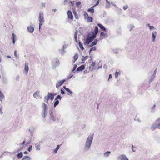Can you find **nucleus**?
I'll return each instance as SVG.
<instances>
[{"label": "nucleus", "instance_id": "1", "mask_svg": "<svg viewBox=\"0 0 160 160\" xmlns=\"http://www.w3.org/2000/svg\"><path fill=\"white\" fill-rule=\"evenodd\" d=\"M94 137V133H91L87 138L85 143L84 150L85 151L89 150L91 147Z\"/></svg>", "mask_w": 160, "mask_h": 160}, {"label": "nucleus", "instance_id": "2", "mask_svg": "<svg viewBox=\"0 0 160 160\" xmlns=\"http://www.w3.org/2000/svg\"><path fill=\"white\" fill-rule=\"evenodd\" d=\"M41 107L42 108L41 116L43 118L45 119L48 113V106L46 104L43 102L42 103Z\"/></svg>", "mask_w": 160, "mask_h": 160}, {"label": "nucleus", "instance_id": "3", "mask_svg": "<svg viewBox=\"0 0 160 160\" xmlns=\"http://www.w3.org/2000/svg\"><path fill=\"white\" fill-rule=\"evenodd\" d=\"M55 109L53 108H52L49 111V118L50 120L53 122L56 121L57 120H58V118H56L53 114L54 112Z\"/></svg>", "mask_w": 160, "mask_h": 160}, {"label": "nucleus", "instance_id": "4", "mask_svg": "<svg viewBox=\"0 0 160 160\" xmlns=\"http://www.w3.org/2000/svg\"><path fill=\"white\" fill-rule=\"evenodd\" d=\"M156 128L160 129V118H158L151 127V129L153 130Z\"/></svg>", "mask_w": 160, "mask_h": 160}, {"label": "nucleus", "instance_id": "5", "mask_svg": "<svg viewBox=\"0 0 160 160\" xmlns=\"http://www.w3.org/2000/svg\"><path fill=\"white\" fill-rule=\"evenodd\" d=\"M39 23V30L40 29L41 26L43 24L44 22L43 13L42 12H40L38 18Z\"/></svg>", "mask_w": 160, "mask_h": 160}, {"label": "nucleus", "instance_id": "6", "mask_svg": "<svg viewBox=\"0 0 160 160\" xmlns=\"http://www.w3.org/2000/svg\"><path fill=\"white\" fill-rule=\"evenodd\" d=\"M59 64V61L57 58H54L52 61V66L55 68L56 67L58 66Z\"/></svg>", "mask_w": 160, "mask_h": 160}, {"label": "nucleus", "instance_id": "7", "mask_svg": "<svg viewBox=\"0 0 160 160\" xmlns=\"http://www.w3.org/2000/svg\"><path fill=\"white\" fill-rule=\"evenodd\" d=\"M118 160H128L125 155L122 154L120 155L117 158Z\"/></svg>", "mask_w": 160, "mask_h": 160}, {"label": "nucleus", "instance_id": "8", "mask_svg": "<svg viewBox=\"0 0 160 160\" xmlns=\"http://www.w3.org/2000/svg\"><path fill=\"white\" fill-rule=\"evenodd\" d=\"M66 81V79H64L62 80L59 81L57 82L56 84V87L58 88L60 86H61Z\"/></svg>", "mask_w": 160, "mask_h": 160}, {"label": "nucleus", "instance_id": "9", "mask_svg": "<svg viewBox=\"0 0 160 160\" xmlns=\"http://www.w3.org/2000/svg\"><path fill=\"white\" fill-rule=\"evenodd\" d=\"M107 37V34H105L103 32H101L100 35V37L99 38V40H101L103 38H105Z\"/></svg>", "mask_w": 160, "mask_h": 160}, {"label": "nucleus", "instance_id": "10", "mask_svg": "<svg viewBox=\"0 0 160 160\" xmlns=\"http://www.w3.org/2000/svg\"><path fill=\"white\" fill-rule=\"evenodd\" d=\"M157 34V32L156 31H154L152 33V41L155 42V41L156 37Z\"/></svg>", "mask_w": 160, "mask_h": 160}, {"label": "nucleus", "instance_id": "11", "mask_svg": "<svg viewBox=\"0 0 160 160\" xmlns=\"http://www.w3.org/2000/svg\"><path fill=\"white\" fill-rule=\"evenodd\" d=\"M41 142H39L35 144V147L37 150H40L41 149Z\"/></svg>", "mask_w": 160, "mask_h": 160}, {"label": "nucleus", "instance_id": "12", "mask_svg": "<svg viewBox=\"0 0 160 160\" xmlns=\"http://www.w3.org/2000/svg\"><path fill=\"white\" fill-rule=\"evenodd\" d=\"M27 29L29 32L31 33H32L34 30V28L32 26L28 27H27Z\"/></svg>", "mask_w": 160, "mask_h": 160}, {"label": "nucleus", "instance_id": "13", "mask_svg": "<svg viewBox=\"0 0 160 160\" xmlns=\"http://www.w3.org/2000/svg\"><path fill=\"white\" fill-rule=\"evenodd\" d=\"M67 14L68 15V18L70 19H72L73 18V16L71 12L68 10L67 12Z\"/></svg>", "mask_w": 160, "mask_h": 160}, {"label": "nucleus", "instance_id": "14", "mask_svg": "<svg viewBox=\"0 0 160 160\" xmlns=\"http://www.w3.org/2000/svg\"><path fill=\"white\" fill-rule=\"evenodd\" d=\"M24 70H25V72H26V74H27L28 73V63L27 62H25V68Z\"/></svg>", "mask_w": 160, "mask_h": 160}, {"label": "nucleus", "instance_id": "15", "mask_svg": "<svg viewBox=\"0 0 160 160\" xmlns=\"http://www.w3.org/2000/svg\"><path fill=\"white\" fill-rule=\"evenodd\" d=\"M85 69V66L84 65H82L80 66V67L78 68L77 69V71H81L82 70H83Z\"/></svg>", "mask_w": 160, "mask_h": 160}, {"label": "nucleus", "instance_id": "16", "mask_svg": "<svg viewBox=\"0 0 160 160\" xmlns=\"http://www.w3.org/2000/svg\"><path fill=\"white\" fill-rule=\"evenodd\" d=\"M93 40L90 37H87L86 39V43L88 44H89Z\"/></svg>", "mask_w": 160, "mask_h": 160}, {"label": "nucleus", "instance_id": "17", "mask_svg": "<svg viewBox=\"0 0 160 160\" xmlns=\"http://www.w3.org/2000/svg\"><path fill=\"white\" fill-rule=\"evenodd\" d=\"M48 96L49 97V99H51V100H52L54 99V95H53L51 93L48 92Z\"/></svg>", "mask_w": 160, "mask_h": 160}, {"label": "nucleus", "instance_id": "18", "mask_svg": "<svg viewBox=\"0 0 160 160\" xmlns=\"http://www.w3.org/2000/svg\"><path fill=\"white\" fill-rule=\"evenodd\" d=\"M99 41V39L97 40V39H95L94 41L91 43V44L90 45L89 47H91L96 45L97 44L98 41Z\"/></svg>", "mask_w": 160, "mask_h": 160}, {"label": "nucleus", "instance_id": "19", "mask_svg": "<svg viewBox=\"0 0 160 160\" xmlns=\"http://www.w3.org/2000/svg\"><path fill=\"white\" fill-rule=\"evenodd\" d=\"M39 93H40V92L39 91H36L33 94V96L34 98H36L37 99L38 97Z\"/></svg>", "mask_w": 160, "mask_h": 160}, {"label": "nucleus", "instance_id": "20", "mask_svg": "<svg viewBox=\"0 0 160 160\" xmlns=\"http://www.w3.org/2000/svg\"><path fill=\"white\" fill-rule=\"evenodd\" d=\"M31 158H30V157L27 156H25L24 157L22 160H31Z\"/></svg>", "mask_w": 160, "mask_h": 160}, {"label": "nucleus", "instance_id": "21", "mask_svg": "<svg viewBox=\"0 0 160 160\" xmlns=\"http://www.w3.org/2000/svg\"><path fill=\"white\" fill-rule=\"evenodd\" d=\"M93 7H93H92L91 8H89L88 10V11L90 12V13H94V9L93 8H92Z\"/></svg>", "mask_w": 160, "mask_h": 160}, {"label": "nucleus", "instance_id": "22", "mask_svg": "<svg viewBox=\"0 0 160 160\" xmlns=\"http://www.w3.org/2000/svg\"><path fill=\"white\" fill-rule=\"evenodd\" d=\"M77 35H78L77 31H76L75 32V33H74V38H75V41H76V42H77V43L78 42V36H77Z\"/></svg>", "mask_w": 160, "mask_h": 160}, {"label": "nucleus", "instance_id": "23", "mask_svg": "<svg viewBox=\"0 0 160 160\" xmlns=\"http://www.w3.org/2000/svg\"><path fill=\"white\" fill-rule=\"evenodd\" d=\"M98 26L102 29L104 31H106V29L101 24H98Z\"/></svg>", "mask_w": 160, "mask_h": 160}, {"label": "nucleus", "instance_id": "24", "mask_svg": "<svg viewBox=\"0 0 160 160\" xmlns=\"http://www.w3.org/2000/svg\"><path fill=\"white\" fill-rule=\"evenodd\" d=\"M78 55L77 53H76L75 54L74 56L73 57V58H74V61L73 62V63H74L75 61L78 59Z\"/></svg>", "mask_w": 160, "mask_h": 160}, {"label": "nucleus", "instance_id": "25", "mask_svg": "<svg viewBox=\"0 0 160 160\" xmlns=\"http://www.w3.org/2000/svg\"><path fill=\"white\" fill-rule=\"evenodd\" d=\"M23 156V153L22 152H21L17 155V157L18 159L21 158Z\"/></svg>", "mask_w": 160, "mask_h": 160}, {"label": "nucleus", "instance_id": "26", "mask_svg": "<svg viewBox=\"0 0 160 160\" xmlns=\"http://www.w3.org/2000/svg\"><path fill=\"white\" fill-rule=\"evenodd\" d=\"M59 51L60 53L62 55L65 52V51L64 49L63 48H62L61 49L59 50Z\"/></svg>", "mask_w": 160, "mask_h": 160}, {"label": "nucleus", "instance_id": "27", "mask_svg": "<svg viewBox=\"0 0 160 160\" xmlns=\"http://www.w3.org/2000/svg\"><path fill=\"white\" fill-rule=\"evenodd\" d=\"M111 153L110 151H107L103 153V155L104 157H107L109 156V154Z\"/></svg>", "mask_w": 160, "mask_h": 160}, {"label": "nucleus", "instance_id": "28", "mask_svg": "<svg viewBox=\"0 0 160 160\" xmlns=\"http://www.w3.org/2000/svg\"><path fill=\"white\" fill-rule=\"evenodd\" d=\"M68 2V1L67 0H65L64 1L63 3L64 5H66L67 4ZM68 2L71 4V5H70V6L72 5V6H73V3L71 1Z\"/></svg>", "mask_w": 160, "mask_h": 160}, {"label": "nucleus", "instance_id": "29", "mask_svg": "<svg viewBox=\"0 0 160 160\" xmlns=\"http://www.w3.org/2000/svg\"><path fill=\"white\" fill-rule=\"evenodd\" d=\"M155 77V76L152 74V76L149 79V82H152L154 79Z\"/></svg>", "mask_w": 160, "mask_h": 160}, {"label": "nucleus", "instance_id": "30", "mask_svg": "<svg viewBox=\"0 0 160 160\" xmlns=\"http://www.w3.org/2000/svg\"><path fill=\"white\" fill-rule=\"evenodd\" d=\"M56 101L54 102V107L55 108L59 103V101L57 100H56Z\"/></svg>", "mask_w": 160, "mask_h": 160}, {"label": "nucleus", "instance_id": "31", "mask_svg": "<svg viewBox=\"0 0 160 160\" xmlns=\"http://www.w3.org/2000/svg\"><path fill=\"white\" fill-rule=\"evenodd\" d=\"M79 46L80 49H81L82 51L84 49V48L83 46L82 45L81 42H79Z\"/></svg>", "mask_w": 160, "mask_h": 160}, {"label": "nucleus", "instance_id": "32", "mask_svg": "<svg viewBox=\"0 0 160 160\" xmlns=\"http://www.w3.org/2000/svg\"><path fill=\"white\" fill-rule=\"evenodd\" d=\"M60 148V145H57V147L55 148V149L54 150V153H56L57 152L58 150V149L59 148Z\"/></svg>", "mask_w": 160, "mask_h": 160}, {"label": "nucleus", "instance_id": "33", "mask_svg": "<svg viewBox=\"0 0 160 160\" xmlns=\"http://www.w3.org/2000/svg\"><path fill=\"white\" fill-rule=\"evenodd\" d=\"M94 31V34H95L96 35H97L98 31V28L97 27H95V28Z\"/></svg>", "mask_w": 160, "mask_h": 160}, {"label": "nucleus", "instance_id": "34", "mask_svg": "<svg viewBox=\"0 0 160 160\" xmlns=\"http://www.w3.org/2000/svg\"><path fill=\"white\" fill-rule=\"evenodd\" d=\"M87 21L88 22H92V18L91 17H88Z\"/></svg>", "mask_w": 160, "mask_h": 160}, {"label": "nucleus", "instance_id": "35", "mask_svg": "<svg viewBox=\"0 0 160 160\" xmlns=\"http://www.w3.org/2000/svg\"><path fill=\"white\" fill-rule=\"evenodd\" d=\"M113 52L114 53L117 54L119 52V50L118 49H115L112 50Z\"/></svg>", "mask_w": 160, "mask_h": 160}, {"label": "nucleus", "instance_id": "36", "mask_svg": "<svg viewBox=\"0 0 160 160\" xmlns=\"http://www.w3.org/2000/svg\"><path fill=\"white\" fill-rule=\"evenodd\" d=\"M93 34L90 37L93 40L95 38H96V35H96L95 34H94V32H93Z\"/></svg>", "mask_w": 160, "mask_h": 160}, {"label": "nucleus", "instance_id": "37", "mask_svg": "<svg viewBox=\"0 0 160 160\" xmlns=\"http://www.w3.org/2000/svg\"><path fill=\"white\" fill-rule=\"evenodd\" d=\"M106 2H107V4H106V8H109V7L110 5V2L107 0H106Z\"/></svg>", "mask_w": 160, "mask_h": 160}, {"label": "nucleus", "instance_id": "38", "mask_svg": "<svg viewBox=\"0 0 160 160\" xmlns=\"http://www.w3.org/2000/svg\"><path fill=\"white\" fill-rule=\"evenodd\" d=\"M4 98V95L2 93L0 94V100L2 101V100Z\"/></svg>", "mask_w": 160, "mask_h": 160}, {"label": "nucleus", "instance_id": "39", "mask_svg": "<svg viewBox=\"0 0 160 160\" xmlns=\"http://www.w3.org/2000/svg\"><path fill=\"white\" fill-rule=\"evenodd\" d=\"M88 56H86L85 57L83 56V58H82V61H85L86 59H88Z\"/></svg>", "mask_w": 160, "mask_h": 160}, {"label": "nucleus", "instance_id": "40", "mask_svg": "<svg viewBox=\"0 0 160 160\" xmlns=\"http://www.w3.org/2000/svg\"><path fill=\"white\" fill-rule=\"evenodd\" d=\"M15 36V35H14V34L13 33H12V42H13V44H14V43H15V39H14Z\"/></svg>", "mask_w": 160, "mask_h": 160}, {"label": "nucleus", "instance_id": "41", "mask_svg": "<svg viewBox=\"0 0 160 160\" xmlns=\"http://www.w3.org/2000/svg\"><path fill=\"white\" fill-rule=\"evenodd\" d=\"M67 92H68L70 95H72L73 92L70 90L69 88H67V89H66V90Z\"/></svg>", "mask_w": 160, "mask_h": 160}, {"label": "nucleus", "instance_id": "42", "mask_svg": "<svg viewBox=\"0 0 160 160\" xmlns=\"http://www.w3.org/2000/svg\"><path fill=\"white\" fill-rule=\"evenodd\" d=\"M35 127H31L29 129V131L31 133L32 132L33 130L34 129Z\"/></svg>", "mask_w": 160, "mask_h": 160}, {"label": "nucleus", "instance_id": "43", "mask_svg": "<svg viewBox=\"0 0 160 160\" xmlns=\"http://www.w3.org/2000/svg\"><path fill=\"white\" fill-rule=\"evenodd\" d=\"M44 101L46 102H48V100L49 99L48 96H45L44 98Z\"/></svg>", "mask_w": 160, "mask_h": 160}, {"label": "nucleus", "instance_id": "44", "mask_svg": "<svg viewBox=\"0 0 160 160\" xmlns=\"http://www.w3.org/2000/svg\"><path fill=\"white\" fill-rule=\"evenodd\" d=\"M134 28V26L132 25H130L129 26V28L130 29V31H131L132 29Z\"/></svg>", "mask_w": 160, "mask_h": 160}, {"label": "nucleus", "instance_id": "45", "mask_svg": "<svg viewBox=\"0 0 160 160\" xmlns=\"http://www.w3.org/2000/svg\"><path fill=\"white\" fill-rule=\"evenodd\" d=\"M62 98V97L60 95H58V96L57 97L55 98V100H56L58 99H60V100H61V99Z\"/></svg>", "mask_w": 160, "mask_h": 160}, {"label": "nucleus", "instance_id": "46", "mask_svg": "<svg viewBox=\"0 0 160 160\" xmlns=\"http://www.w3.org/2000/svg\"><path fill=\"white\" fill-rule=\"evenodd\" d=\"M156 107V105L154 104L151 108V111L152 112H153L154 111V109Z\"/></svg>", "mask_w": 160, "mask_h": 160}, {"label": "nucleus", "instance_id": "47", "mask_svg": "<svg viewBox=\"0 0 160 160\" xmlns=\"http://www.w3.org/2000/svg\"><path fill=\"white\" fill-rule=\"evenodd\" d=\"M120 74V73L119 72H116L115 73V77L116 78L118 77V75Z\"/></svg>", "mask_w": 160, "mask_h": 160}, {"label": "nucleus", "instance_id": "48", "mask_svg": "<svg viewBox=\"0 0 160 160\" xmlns=\"http://www.w3.org/2000/svg\"><path fill=\"white\" fill-rule=\"evenodd\" d=\"M96 49V48L95 47H92V48H91L89 51V53H90V52H91V51L95 50Z\"/></svg>", "mask_w": 160, "mask_h": 160}, {"label": "nucleus", "instance_id": "49", "mask_svg": "<svg viewBox=\"0 0 160 160\" xmlns=\"http://www.w3.org/2000/svg\"><path fill=\"white\" fill-rule=\"evenodd\" d=\"M32 149V146L31 145L30 146V147L28 148V150L29 152H30L31 150Z\"/></svg>", "mask_w": 160, "mask_h": 160}, {"label": "nucleus", "instance_id": "50", "mask_svg": "<svg viewBox=\"0 0 160 160\" xmlns=\"http://www.w3.org/2000/svg\"><path fill=\"white\" fill-rule=\"evenodd\" d=\"M77 67V66L76 65V64L74 65L73 69L72 70V72H73L76 69V68Z\"/></svg>", "mask_w": 160, "mask_h": 160}, {"label": "nucleus", "instance_id": "51", "mask_svg": "<svg viewBox=\"0 0 160 160\" xmlns=\"http://www.w3.org/2000/svg\"><path fill=\"white\" fill-rule=\"evenodd\" d=\"M128 8V5H126L123 7V8L124 10H126Z\"/></svg>", "mask_w": 160, "mask_h": 160}, {"label": "nucleus", "instance_id": "52", "mask_svg": "<svg viewBox=\"0 0 160 160\" xmlns=\"http://www.w3.org/2000/svg\"><path fill=\"white\" fill-rule=\"evenodd\" d=\"M68 46V44H64L62 48L65 49L67 48Z\"/></svg>", "mask_w": 160, "mask_h": 160}, {"label": "nucleus", "instance_id": "53", "mask_svg": "<svg viewBox=\"0 0 160 160\" xmlns=\"http://www.w3.org/2000/svg\"><path fill=\"white\" fill-rule=\"evenodd\" d=\"M73 76V74L72 73H71L68 76V79L71 78Z\"/></svg>", "mask_w": 160, "mask_h": 160}, {"label": "nucleus", "instance_id": "54", "mask_svg": "<svg viewBox=\"0 0 160 160\" xmlns=\"http://www.w3.org/2000/svg\"><path fill=\"white\" fill-rule=\"evenodd\" d=\"M61 93L62 94H64L65 93V92L63 90H62V88L61 89Z\"/></svg>", "mask_w": 160, "mask_h": 160}, {"label": "nucleus", "instance_id": "55", "mask_svg": "<svg viewBox=\"0 0 160 160\" xmlns=\"http://www.w3.org/2000/svg\"><path fill=\"white\" fill-rule=\"evenodd\" d=\"M19 75H18L16 76L15 79L17 81H18L19 80Z\"/></svg>", "mask_w": 160, "mask_h": 160}, {"label": "nucleus", "instance_id": "56", "mask_svg": "<svg viewBox=\"0 0 160 160\" xmlns=\"http://www.w3.org/2000/svg\"><path fill=\"white\" fill-rule=\"evenodd\" d=\"M81 2L79 1H78L76 2V5L77 6H78L79 5L81 4Z\"/></svg>", "mask_w": 160, "mask_h": 160}, {"label": "nucleus", "instance_id": "57", "mask_svg": "<svg viewBox=\"0 0 160 160\" xmlns=\"http://www.w3.org/2000/svg\"><path fill=\"white\" fill-rule=\"evenodd\" d=\"M95 65V63L94 62H93L91 65V66H92V67H94Z\"/></svg>", "mask_w": 160, "mask_h": 160}, {"label": "nucleus", "instance_id": "58", "mask_svg": "<svg viewBox=\"0 0 160 160\" xmlns=\"http://www.w3.org/2000/svg\"><path fill=\"white\" fill-rule=\"evenodd\" d=\"M157 69V68H156V69L154 70V71L153 73V75L156 76Z\"/></svg>", "mask_w": 160, "mask_h": 160}, {"label": "nucleus", "instance_id": "59", "mask_svg": "<svg viewBox=\"0 0 160 160\" xmlns=\"http://www.w3.org/2000/svg\"><path fill=\"white\" fill-rule=\"evenodd\" d=\"M84 16L85 18H87L88 17V14L87 13H86L84 14Z\"/></svg>", "mask_w": 160, "mask_h": 160}, {"label": "nucleus", "instance_id": "60", "mask_svg": "<svg viewBox=\"0 0 160 160\" xmlns=\"http://www.w3.org/2000/svg\"><path fill=\"white\" fill-rule=\"evenodd\" d=\"M3 114V112L2 111V109L0 108V115H1Z\"/></svg>", "mask_w": 160, "mask_h": 160}, {"label": "nucleus", "instance_id": "61", "mask_svg": "<svg viewBox=\"0 0 160 160\" xmlns=\"http://www.w3.org/2000/svg\"><path fill=\"white\" fill-rule=\"evenodd\" d=\"M150 29V30L153 29L154 28L153 26H149Z\"/></svg>", "mask_w": 160, "mask_h": 160}, {"label": "nucleus", "instance_id": "62", "mask_svg": "<svg viewBox=\"0 0 160 160\" xmlns=\"http://www.w3.org/2000/svg\"><path fill=\"white\" fill-rule=\"evenodd\" d=\"M14 54L15 56L16 57H18V56L17 55V51H16V50H15L14 51Z\"/></svg>", "mask_w": 160, "mask_h": 160}, {"label": "nucleus", "instance_id": "63", "mask_svg": "<svg viewBox=\"0 0 160 160\" xmlns=\"http://www.w3.org/2000/svg\"><path fill=\"white\" fill-rule=\"evenodd\" d=\"M99 1H98L97 2V3H96V4H95L94 6H93V7H94V6H96L97 5L99 4Z\"/></svg>", "mask_w": 160, "mask_h": 160}, {"label": "nucleus", "instance_id": "64", "mask_svg": "<svg viewBox=\"0 0 160 160\" xmlns=\"http://www.w3.org/2000/svg\"><path fill=\"white\" fill-rule=\"evenodd\" d=\"M41 5L42 7H45V3H44L43 2H42L41 3Z\"/></svg>", "mask_w": 160, "mask_h": 160}]
</instances>
